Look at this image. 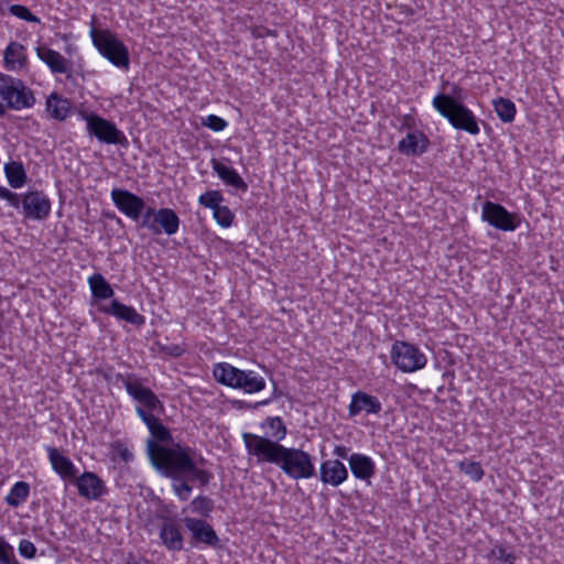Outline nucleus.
I'll use <instances>...</instances> for the list:
<instances>
[{"label": "nucleus", "instance_id": "33", "mask_svg": "<svg viewBox=\"0 0 564 564\" xmlns=\"http://www.w3.org/2000/svg\"><path fill=\"white\" fill-rule=\"evenodd\" d=\"M192 508L194 512L208 516L213 511L214 502L207 497L199 496L192 501Z\"/></svg>", "mask_w": 564, "mask_h": 564}, {"label": "nucleus", "instance_id": "16", "mask_svg": "<svg viewBox=\"0 0 564 564\" xmlns=\"http://www.w3.org/2000/svg\"><path fill=\"white\" fill-rule=\"evenodd\" d=\"M430 141L426 135L419 131H410L398 143V150L406 156H420L429 148Z\"/></svg>", "mask_w": 564, "mask_h": 564}, {"label": "nucleus", "instance_id": "2", "mask_svg": "<svg viewBox=\"0 0 564 564\" xmlns=\"http://www.w3.org/2000/svg\"><path fill=\"white\" fill-rule=\"evenodd\" d=\"M242 440L249 455L259 464L270 463L292 479H307L315 475L312 456L300 448L285 447L271 438L253 433H243Z\"/></svg>", "mask_w": 564, "mask_h": 564}, {"label": "nucleus", "instance_id": "8", "mask_svg": "<svg viewBox=\"0 0 564 564\" xmlns=\"http://www.w3.org/2000/svg\"><path fill=\"white\" fill-rule=\"evenodd\" d=\"M84 119L87 124L88 133L95 135L100 142L121 145L128 143L123 132L120 131L113 122L95 113L85 115Z\"/></svg>", "mask_w": 564, "mask_h": 564}, {"label": "nucleus", "instance_id": "46", "mask_svg": "<svg viewBox=\"0 0 564 564\" xmlns=\"http://www.w3.org/2000/svg\"><path fill=\"white\" fill-rule=\"evenodd\" d=\"M131 456H132V454L128 453L127 451L122 453V457L126 460H128Z\"/></svg>", "mask_w": 564, "mask_h": 564}, {"label": "nucleus", "instance_id": "14", "mask_svg": "<svg viewBox=\"0 0 564 564\" xmlns=\"http://www.w3.org/2000/svg\"><path fill=\"white\" fill-rule=\"evenodd\" d=\"M74 480L79 496L86 499L96 500L106 491L104 481L94 473L86 471L79 477L76 476Z\"/></svg>", "mask_w": 564, "mask_h": 564}, {"label": "nucleus", "instance_id": "44", "mask_svg": "<svg viewBox=\"0 0 564 564\" xmlns=\"http://www.w3.org/2000/svg\"><path fill=\"white\" fill-rule=\"evenodd\" d=\"M333 453L337 457L345 458V459L349 458V456H348V448L345 447V446H341V445L336 446L334 448Z\"/></svg>", "mask_w": 564, "mask_h": 564}, {"label": "nucleus", "instance_id": "22", "mask_svg": "<svg viewBox=\"0 0 564 564\" xmlns=\"http://www.w3.org/2000/svg\"><path fill=\"white\" fill-rule=\"evenodd\" d=\"M160 536L163 544L172 551H180L183 549V535L180 525L172 521L166 520L163 522Z\"/></svg>", "mask_w": 564, "mask_h": 564}, {"label": "nucleus", "instance_id": "43", "mask_svg": "<svg viewBox=\"0 0 564 564\" xmlns=\"http://www.w3.org/2000/svg\"><path fill=\"white\" fill-rule=\"evenodd\" d=\"M498 558L505 564H513L514 556L505 549H499Z\"/></svg>", "mask_w": 564, "mask_h": 564}, {"label": "nucleus", "instance_id": "41", "mask_svg": "<svg viewBox=\"0 0 564 564\" xmlns=\"http://www.w3.org/2000/svg\"><path fill=\"white\" fill-rule=\"evenodd\" d=\"M173 489L181 500H187L192 491V487L186 481L174 484Z\"/></svg>", "mask_w": 564, "mask_h": 564}, {"label": "nucleus", "instance_id": "13", "mask_svg": "<svg viewBox=\"0 0 564 564\" xmlns=\"http://www.w3.org/2000/svg\"><path fill=\"white\" fill-rule=\"evenodd\" d=\"M184 525L192 533L195 543H204L209 546H215L219 539L213 527L204 520L186 517Z\"/></svg>", "mask_w": 564, "mask_h": 564}, {"label": "nucleus", "instance_id": "37", "mask_svg": "<svg viewBox=\"0 0 564 564\" xmlns=\"http://www.w3.org/2000/svg\"><path fill=\"white\" fill-rule=\"evenodd\" d=\"M9 11L17 18L29 21L40 23V19L34 15L26 7L21 4H12L9 8Z\"/></svg>", "mask_w": 564, "mask_h": 564}, {"label": "nucleus", "instance_id": "26", "mask_svg": "<svg viewBox=\"0 0 564 564\" xmlns=\"http://www.w3.org/2000/svg\"><path fill=\"white\" fill-rule=\"evenodd\" d=\"M70 110L69 101L57 94H52L46 100V111L56 120H65Z\"/></svg>", "mask_w": 564, "mask_h": 564}, {"label": "nucleus", "instance_id": "5", "mask_svg": "<svg viewBox=\"0 0 564 564\" xmlns=\"http://www.w3.org/2000/svg\"><path fill=\"white\" fill-rule=\"evenodd\" d=\"M0 116L7 112V109L22 110L32 108L36 101L31 88H29L21 79L9 75L0 77Z\"/></svg>", "mask_w": 564, "mask_h": 564}, {"label": "nucleus", "instance_id": "20", "mask_svg": "<svg viewBox=\"0 0 564 564\" xmlns=\"http://www.w3.org/2000/svg\"><path fill=\"white\" fill-rule=\"evenodd\" d=\"M348 464L352 475L357 479L369 480L375 475V463L367 455L354 453L349 456Z\"/></svg>", "mask_w": 564, "mask_h": 564}, {"label": "nucleus", "instance_id": "45", "mask_svg": "<svg viewBox=\"0 0 564 564\" xmlns=\"http://www.w3.org/2000/svg\"><path fill=\"white\" fill-rule=\"evenodd\" d=\"M89 35L91 36H95V35H111L110 33H102V32H99L96 30L95 26H93L89 31Z\"/></svg>", "mask_w": 564, "mask_h": 564}, {"label": "nucleus", "instance_id": "1", "mask_svg": "<svg viewBox=\"0 0 564 564\" xmlns=\"http://www.w3.org/2000/svg\"><path fill=\"white\" fill-rule=\"evenodd\" d=\"M138 415L156 440H148L147 447L151 463L158 470L175 479L196 480L202 486L209 482L212 474L202 468L205 463L202 456L196 459L191 447H183L174 443L170 431L156 415L148 413L143 409L138 410Z\"/></svg>", "mask_w": 564, "mask_h": 564}, {"label": "nucleus", "instance_id": "29", "mask_svg": "<svg viewBox=\"0 0 564 564\" xmlns=\"http://www.w3.org/2000/svg\"><path fill=\"white\" fill-rule=\"evenodd\" d=\"M29 495L30 485L25 481H18L6 497V501L11 507H19L28 499Z\"/></svg>", "mask_w": 564, "mask_h": 564}, {"label": "nucleus", "instance_id": "40", "mask_svg": "<svg viewBox=\"0 0 564 564\" xmlns=\"http://www.w3.org/2000/svg\"><path fill=\"white\" fill-rule=\"evenodd\" d=\"M19 552L26 558H33L35 556L36 547L31 541L23 539L19 543Z\"/></svg>", "mask_w": 564, "mask_h": 564}, {"label": "nucleus", "instance_id": "35", "mask_svg": "<svg viewBox=\"0 0 564 564\" xmlns=\"http://www.w3.org/2000/svg\"><path fill=\"white\" fill-rule=\"evenodd\" d=\"M214 217L221 227H229L234 220V214L227 206L219 205L214 210Z\"/></svg>", "mask_w": 564, "mask_h": 564}, {"label": "nucleus", "instance_id": "23", "mask_svg": "<svg viewBox=\"0 0 564 564\" xmlns=\"http://www.w3.org/2000/svg\"><path fill=\"white\" fill-rule=\"evenodd\" d=\"M37 56L47 64L54 73L64 74L69 69V62L58 52L47 46L36 47Z\"/></svg>", "mask_w": 564, "mask_h": 564}, {"label": "nucleus", "instance_id": "42", "mask_svg": "<svg viewBox=\"0 0 564 564\" xmlns=\"http://www.w3.org/2000/svg\"><path fill=\"white\" fill-rule=\"evenodd\" d=\"M0 197L7 199L13 207H19L20 199L18 194L9 191L6 187H0Z\"/></svg>", "mask_w": 564, "mask_h": 564}, {"label": "nucleus", "instance_id": "18", "mask_svg": "<svg viewBox=\"0 0 564 564\" xmlns=\"http://www.w3.org/2000/svg\"><path fill=\"white\" fill-rule=\"evenodd\" d=\"M99 311L137 326L143 325L145 322L144 317L132 306L124 305L117 300H113L109 305L99 306Z\"/></svg>", "mask_w": 564, "mask_h": 564}, {"label": "nucleus", "instance_id": "3", "mask_svg": "<svg viewBox=\"0 0 564 564\" xmlns=\"http://www.w3.org/2000/svg\"><path fill=\"white\" fill-rule=\"evenodd\" d=\"M217 382L242 390L245 393H257L265 388V380L252 370H241L227 362L216 364L213 370Z\"/></svg>", "mask_w": 564, "mask_h": 564}, {"label": "nucleus", "instance_id": "24", "mask_svg": "<svg viewBox=\"0 0 564 564\" xmlns=\"http://www.w3.org/2000/svg\"><path fill=\"white\" fill-rule=\"evenodd\" d=\"M213 170L218 176L229 186L246 192L248 188L247 183L242 177L231 167L226 166L217 160L212 161Z\"/></svg>", "mask_w": 564, "mask_h": 564}, {"label": "nucleus", "instance_id": "34", "mask_svg": "<svg viewBox=\"0 0 564 564\" xmlns=\"http://www.w3.org/2000/svg\"><path fill=\"white\" fill-rule=\"evenodd\" d=\"M221 200H223V196L217 191L206 192L205 194L200 195L199 199H198L200 205H203L207 208H212L213 210H215L216 207H218L220 205Z\"/></svg>", "mask_w": 564, "mask_h": 564}, {"label": "nucleus", "instance_id": "12", "mask_svg": "<svg viewBox=\"0 0 564 564\" xmlns=\"http://www.w3.org/2000/svg\"><path fill=\"white\" fill-rule=\"evenodd\" d=\"M21 204L24 216L30 219L43 220L51 213V202L43 192L34 191L26 193Z\"/></svg>", "mask_w": 564, "mask_h": 564}, {"label": "nucleus", "instance_id": "32", "mask_svg": "<svg viewBox=\"0 0 564 564\" xmlns=\"http://www.w3.org/2000/svg\"><path fill=\"white\" fill-rule=\"evenodd\" d=\"M459 469L476 481L480 480L484 476L482 467L477 462L464 460L459 463Z\"/></svg>", "mask_w": 564, "mask_h": 564}, {"label": "nucleus", "instance_id": "28", "mask_svg": "<svg viewBox=\"0 0 564 564\" xmlns=\"http://www.w3.org/2000/svg\"><path fill=\"white\" fill-rule=\"evenodd\" d=\"M494 108L499 117V119L503 122H512L516 116V105L513 101L507 98L499 97L494 100Z\"/></svg>", "mask_w": 564, "mask_h": 564}, {"label": "nucleus", "instance_id": "39", "mask_svg": "<svg viewBox=\"0 0 564 564\" xmlns=\"http://www.w3.org/2000/svg\"><path fill=\"white\" fill-rule=\"evenodd\" d=\"M203 124L213 131H223L227 127V122L216 115L207 116Z\"/></svg>", "mask_w": 564, "mask_h": 564}, {"label": "nucleus", "instance_id": "47", "mask_svg": "<svg viewBox=\"0 0 564 564\" xmlns=\"http://www.w3.org/2000/svg\"><path fill=\"white\" fill-rule=\"evenodd\" d=\"M268 401H263V402H260V404H267ZM257 405H259V403H257Z\"/></svg>", "mask_w": 564, "mask_h": 564}, {"label": "nucleus", "instance_id": "9", "mask_svg": "<svg viewBox=\"0 0 564 564\" xmlns=\"http://www.w3.org/2000/svg\"><path fill=\"white\" fill-rule=\"evenodd\" d=\"M482 219L490 226L503 231H513L520 224L517 214L509 213L502 205L492 202L484 204Z\"/></svg>", "mask_w": 564, "mask_h": 564}, {"label": "nucleus", "instance_id": "17", "mask_svg": "<svg viewBox=\"0 0 564 564\" xmlns=\"http://www.w3.org/2000/svg\"><path fill=\"white\" fill-rule=\"evenodd\" d=\"M381 402L378 398L370 395L364 391H357L351 397V402L348 406L349 416H357L360 412L367 414H378L381 411Z\"/></svg>", "mask_w": 564, "mask_h": 564}, {"label": "nucleus", "instance_id": "31", "mask_svg": "<svg viewBox=\"0 0 564 564\" xmlns=\"http://www.w3.org/2000/svg\"><path fill=\"white\" fill-rule=\"evenodd\" d=\"M264 426L271 430V437L273 442L280 443L286 435V427L281 417H268L264 422Z\"/></svg>", "mask_w": 564, "mask_h": 564}, {"label": "nucleus", "instance_id": "38", "mask_svg": "<svg viewBox=\"0 0 564 564\" xmlns=\"http://www.w3.org/2000/svg\"><path fill=\"white\" fill-rule=\"evenodd\" d=\"M155 208L148 207L142 216L141 227L147 228L154 235H159V230L154 223Z\"/></svg>", "mask_w": 564, "mask_h": 564}, {"label": "nucleus", "instance_id": "7", "mask_svg": "<svg viewBox=\"0 0 564 564\" xmlns=\"http://www.w3.org/2000/svg\"><path fill=\"white\" fill-rule=\"evenodd\" d=\"M391 359L403 372H414L425 367V355L414 345L406 341H395L391 348Z\"/></svg>", "mask_w": 564, "mask_h": 564}, {"label": "nucleus", "instance_id": "11", "mask_svg": "<svg viewBox=\"0 0 564 564\" xmlns=\"http://www.w3.org/2000/svg\"><path fill=\"white\" fill-rule=\"evenodd\" d=\"M111 198L116 207L127 217L138 220L144 209V200L135 194L127 191L115 188L111 191Z\"/></svg>", "mask_w": 564, "mask_h": 564}, {"label": "nucleus", "instance_id": "15", "mask_svg": "<svg viewBox=\"0 0 564 564\" xmlns=\"http://www.w3.org/2000/svg\"><path fill=\"white\" fill-rule=\"evenodd\" d=\"M321 480L333 487L340 486L348 478V470L339 459H327L319 467Z\"/></svg>", "mask_w": 564, "mask_h": 564}, {"label": "nucleus", "instance_id": "10", "mask_svg": "<svg viewBox=\"0 0 564 564\" xmlns=\"http://www.w3.org/2000/svg\"><path fill=\"white\" fill-rule=\"evenodd\" d=\"M93 42L102 56L115 66L128 69L129 52L118 37H93Z\"/></svg>", "mask_w": 564, "mask_h": 564}, {"label": "nucleus", "instance_id": "21", "mask_svg": "<svg viewBox=\"0 0 564 564\" xmlns=\"http://www.w3.org/2000/svg\"><path fill=\"white\" fill-rule=\"evenodd\" d=\"M48 458L53 469L64 479H75L77 469L73 462L62 455L57 448H48Z\"/></svg>", "mask_w": 564, "mask_h": 564}, {"label": "nucleus", "instance_id": "27", "mask_svg": "<svg viewBox=\"0 0 564 564\" xmlns=\"http://www.w3.org/2000/svg\"><path fill=\"white\" fill-rule=\"evenodd\" d=\"M88 283L91 289L94 297L107 300L113 296V290L111 285L106 281V279L101 274H93L88 279Z\"/></svg>", "mask_w": 564, "mask_h": 564}, {"label": "nucleus", "instance_id": "30", "mask_svg": "<svg viewBox=\"0 0 564 564\" xmlns=\"http://www.w3.org/2000/svg\"><path fill=\"white\" fill-rule=\"evenodd\" d=\"M4 170L11 187L20 188L25 183L26 174L21 163L10 162Z\"/></svg>", "mask_w": 564, "mask_h": 564}, {"label": "nucleus", "instance_id": "36", "mask_svg": "<svg viewBox=\"0 0 564 564\" xmlns=\"http://www.w3.org/2000/svg\"><path fill=\"white\" fill-rule=\"evenodd\" d=\"M0 563L2 564H20L15 558L13 547L0 536Z\"/></svg>", "mask_w": 564, "mask_h": 564}, {"label": "nucleus", "instance_id": "25", "mask_svg": "<svg viewBox=\"0 0 564 564\" xmlns=\"http://www.w3.org/2000/svg\"><path fill=\"white\" fill-rule=\"evenodd\" d=\"M25 62L24 46L17 42H11L4 51L6 67L9 70H19L25 65Z\"/></svg>", "mask_w": 564, "mask_h": 564}, {"label": "nucleus", "instance_id": "4", "mask_svg": "<svg viewBox=\"0 0 564 564\" xmlns=\"http://www.w3.org/2000/svg\"><path fill=\"white\" fill-rule=\"evenodd\" d=\"M433 106L455 129L464 130L473 135L479 133L480 129L473 111L451 96L443 94L435 96Z\"/></svg>", "mask_w": 564, "mask_h": 564}, {"label": "nucleus", "instance_id": "19", "mask_svg": "<svg viewBox=\"0 0 564 564\" xmlns=\"http://www.w3.org/2000/svg\"><path fill=\"white\" fill-rule=\"evenodd\" d=\"M154 223L159 235L164 232L167 236H172L178 231L181 220L173 209L160 208L155 209Z\"/></svg>", "mask_w": 564, "mask_h": 564}, {"label": "nucleus", "instance_id": "6", "mask_svg": "<svg viewBox=\"0 0 564 564\" xmlns=\"http://www.w3.org/2000/svg\"><path fill=\"white\" fill-rule=\"evenodd\" d=\"M122 383L128 392L138 403L137 411L143 409L151 414H161L164 412V405L156 397V394L148 387H145L139 378L133 375H128L122 379Z\"/></svg>", "mask_w": 564, "mask_h": 564}]
</instances>
